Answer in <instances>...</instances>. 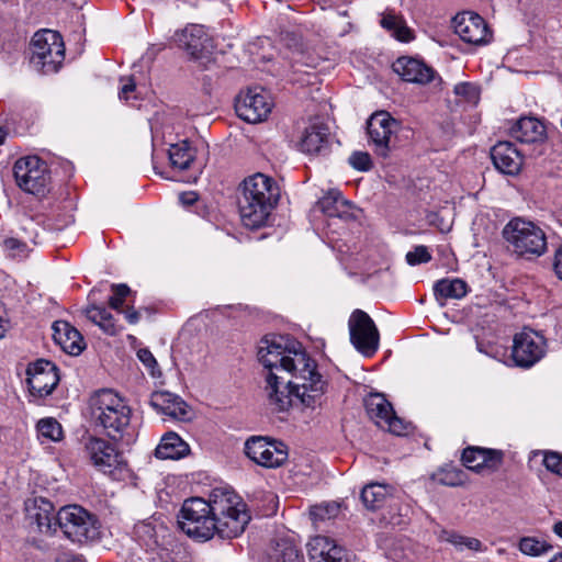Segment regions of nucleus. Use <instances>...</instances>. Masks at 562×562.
Instances as JSON below:
<instances>
[{
    "instance_id": "1",
    "label": "nucleus",
    "mask_w": 562,
    "mask_h": 562,
    "mask_svg": "<svg viewBox=\"0 0 562 562\" xmlns=\"http://www.w3.org/2000/svg\"><path fill=\"white\" fill-rule=\"evenodd\" d=\"M258 359L267 370L266 391L276 411L321 405L327 383L301 342L290 336H266L260 340Z\"/></svg>"
},
{
    "instance_id": "2",
    "label": "nucleus",
    "mask_w": 562,
    "mask_h": 562,
    "mask_svg": "<svg viewBox=\"0 0 562 562\" xmlns=\"http://www.w3.org/2000/svg\"><path fill=\"white\" fill-rule=\"evenodd\" d=\"M180 529L191 539L205 542L214 536L233 539L240 536L250 521L246 503L232 490L214 488L205 501L186 499L178 515Z\"/></svg>"
},
{
    "instance_id": "3",
    "label": "nucleus",
    "mask_w": 562,
    "mask_h": 562,
    "mask_svg": "<svg viewBox=\"0 0 562 562\" xmlns=\"http://www.w3.org/2000/svg\"><path fill=\"white\" fill-rule=\"evenodd\" d=\"M280 198L277 182L263 173H256L243 182L238 210L243 224L251 229L265 226Z\"/></svg>"
},
{
    "instance_id": "4",
    "label": "nucleus",
    "mask_w": 562,
    "mask_h": 562,
    "mask_svg": "<svg viewBox=\"0 0 562 562\" xmlns=\"http://www.w3.org/2000/svg\"><path fill=\"white\" fill-rule=\"evenodd\" d=\"M90 415L112 440H123L128 434L132 409L114 391H97L89 400Z\"/></svg>"
},
{
    "instance_id": "5",
    "label": "nucleus",
    "mask_w": 562,
    "mask_h": 562,
    "mask_svg": "<svg viewBox=\"0 0 562 562\" xmlns=\"http://www.w3.org/2000/svg\"><path fill=\"white\" fill-rule=\"evenodd\" d=\"M55 525L64 536L76 543H89L100 540L101 524L98 517L80 505H67L56 514Z\"/></svg>"
},
{
    "instance_id": "6",
    "label": "nucleus",
    "mask_w": 562,
    "mask_h": 562,
    "mask_svg": "<svg viewBox=\"0 0 562 562\" xmlns=\"http://www.w3.org/2000/svg\"><path fill=\"white\" fill-rule=\"evenodd\" d=\"M503 237L518 256L543 255L547 250V236L543 229L531 221L521 217L512 218L503 228Z\"/></svg>"
},
{
    "instance_id": "7",
    "label": "nucleus",
    "mask_w": 562,
    "mask_h": 562,
    "mask_svg": "<svg viewBox=\"0 0 562 562\" xmlns=\"http://www.w3.org/2000/svg\"><path fill=\"white\" fill-rule=\"evenodd\" d=\"M31 50V64L43 74L57 72L65 59V44L56 31H37L32 37Z\"/></svg>"
},
{
    "instance_id": "8",
    "label": "nucleus",
    "mask_w": 562,
    "mask_h": 562,
    "mask_svg": "<svg viewBox=\"0 0 562 562\" xmlns=\"http://www.w3.org/2000/svg\"><path fill=\"white\" fill-rule=\"evenodd\" d=\"M13 175L16 184L27 193L44 196L49 191L50 175L47 164L37 156L18 159Z\"/></svg>"
},
{
    "instance_id": "9",
    "label": "nucleus",
    "mask_w": 562,
    "mask_h": 562,
    "mask_svg": "<svg viewBox=\"0 0 562 562\" xmlns=\"http://www.w3.org/2000/svg\"><path fill=\"white\" fill-rule=\"evenodd\" d=\"M398 122L385 111L373 113L367 122V134L369 144L372 146L375 155L387 158L396 147V136Z\"/></svg>"
},
{
    "instance_id": "10",
    "label": "nucleus",
    "mask_w": 562,
    "mask_h": 562,
    "mask_svg": "<svg viewBox=\"0 0 562 562\" xmlns=\"http://www.w3.org/2000/svg\"><path fill=\"white\" fill-rule=\"evenodd\" d=\"M350 341L363 356H373L379 348L380 335L372 318L362 310H355L349 319Z\"/></svg>"
},
{
    "instance_id": "11",
    "label": "nucleus",
    "mask_w": 562,
    "mask_h": 562,
    "mask_svg": "<svg viewBox=\"0 0 562 562\" xmlns=\"http://www.w3.org/2000/svg\"><path fill=\"white\" fill-rule=\"evenodd\" d=\"M244 451L251 461L265 468L280 467L288 458L286 448L283 442L268 440L267 437L262 436L248 438L245 442Z\"/></svg>"
},
{
    "instance_id": "12",
    "label": "nucleus",
    "mask_w": 562,
    "mask_h": 562,
    "mask_svg": "<svg viewBox=\"0 0 562 562\" xmlns=\"http://www.w3.org/2000/svg\"><path fill=\"white\" fill-rule=\"evenodd\" d=\"M364 407L368 416L379 427L386 428L390 432L402 436L407 430V425L396 416L392 404L383 394L370 393L364 398Z\"/></svg>"
},
{
    "instance_id": "13",
    "label": "nucleus",
    "mask_w": 562,
    "mask_h": 562,
    "mask_svg": "<svg viewBox=\"0 0 562 562\" xmlns=\"http://www.w3.org/2000/svg\"><path fill=\"white\" fill-rule=\"evenodd\" d=\"M546 353V339L533 330H522L514 337L512 359L517 367L531 368Z\"/></svg>"
},
{
    "instance_id": "14",
    "label": "nucleus",
    "mask_w": 562,
    "mask_h": 562,
    "mask_svg": "<svg viewBox=\"0 0 562 562\" xmlns=\"http://www.w3.org/2000/svg\"><path fill=\"white\" fill-rule=\"evenodd\" d=\"M272 103L269 95L260 88H249L241 92L235 101V111L245 122L259 123L271 112Z\"/></svg>"
},
{
    "instance_id": "15",
    "label": "nucleus",
    "mask_w": 562,
    "mask_h": 562,
    "mask_svg": "<svg viewBox=\"0 0 562 562\" xmlns=\"http://www.w3.org/2000/svg\"><path fill=\"white\" fill-rule=\"evenodd\" d=\"M26 375L31 395L40 398L50 395L60 380L58 368L45 359L29 364Z\"/></svg>"
},
{
    "instance_id": "16",
    "label": "nucleus",
    "mask_w": 562,
    "mask_h": 562,
    "mask_svg": "<svg viewBox=\"0 0 562 562\" xmlns=\"http://www.w3.org/2000/svg\"><path fill=\"white\" fill-rule=\"evenodd\" d=\"M454 33L469 44L482 45L490 41L492 33L482 16L473 12L457 14L453 20Z\"/></svg>"
},
{
    "instance_id": "17",
    "label": "nucleus",
    "mask_w": 562,
    "mask_h": 562,
    "mask_svg": "<svg viewBox=\"0 0 562 562\" xmlns=\"http://www.w3.org/2000/svg\"><path fill=\"white\" fill-rule=\"evenodd\" d=\"M173 38L178 46L194 59L204 58L210 52L211 40L203 25L189 24L183 30L176 32Z\"/></svg>"
},
{
    "instance_id": "18",
    "label": "nucleus",
    "mask_w": 562,
    "mask_h": 562,
    "mask_svg": "<svg viewBox=\"0 0 562 562\" xmlns=\"http://www.w3.org/2000/svg\"><path fill=\"white\" fill-rule=\"evenodd\" d=\"M25 510L31 525L43 535L52 536L56 532L58 525H55L56 515L54 505L46 498L36 497L25 503Z\"/></svg>"
},
{
    "instance_id": "19",
    "label": "nucleus",
    "mask_w": 562,
    "mask_h": 562,
    "mask_svg": "<svg viewBox=\"0 0 562 562\" xmlns=\"http://www.w3.org/2000/svg\"><path fill=\"white\" fill-rule=\"evenodd\" d=\"M494 167L502 173L516 176L522 167L524 157L510 142H498L491 148Z\"/></svg>"
},
{
    "instance_id": "20",
    "label": "nucleus",
    "mask_w": 562,
    "mask_h": 562,
    "mask_svg": "<svg viewBox=\"0 0 562 562\" xmlns=\"http://www.w3.org/2000/svg\"><path fill=\"white\" fill-rule=\"evenodd\" d=\"M503 459L502 450L480 447L465 448L461 457L463 464L475 472H481L484 469L492 472L497 471L503 463Z\"/></svg>"
},
{
    "instance_id": "21",
    "label": "nucleus",
    "mask_w": 562,
    "mask_h": 562,
    "mask_svg": "<svg viewBox=\"0 0 562 562\" xmlns=\"http://www.w3.org/2000/svg\"><path fill=\"white\" fill-rule=\"evenodd\" d=\"M392 69L404 81L426 85L435 78V70L417 58L402 56L397 58Z\"/></svg>"
},
{
    "instance_id": "22",
    "label": "nucleus",
    "mask_w": 562,
    "mask_h": 562,
    "mask_svg": "<svg viewBox=\"0 0 562 562\" xmlns=\"http://www.w3.org/2000/svg\"><path fill=\"white\" fill-rule=\"evenodd\" d=\"M86 450L93 465L103 472L112 471L120 463V453L115 447L101 438H90Z\"/></svg>"
},
{
    "instance_id": "23",
    "label": "nucleus",
    "mask_w": 562,
    "mask_h": 562,
    "mask_svg": "<svg viewBox=\"0 0 562 562\" xmlns=\"http://www.w3.org/2000/svg\"><path fill=\"white\" fill-rule=\"evenodd\" d=\"M330 132L325 124L308 126L299 144L300 150L310 156L327 155L329 153Z\"/></svg>"
},
{
    "instance_id": "24",
    "label": "nucleus",
    "mask_w": 562,
    "mask_h": 562,
    "mask_svg": "<svg viewBox=\"0 0 562 562\" xmlns=\"http://www.w3.org/2000/svg\"><path fill=\"white\" fill-rule=\"evenodd\" d=\"M312 562H347L345 550L326 536H316L307 544Z\"/></svg>"
},
{
    "instance_id": "25",
    "label": "nucleus",
    "mask_w": 562,
    "mask_h": 562,
    "mask_svg": "<svg viewBox=\"0 0 562 562\" xmlns=\"http://www.w3.org/2000/svg\"><path fill=\"white\" fill-rule=\"evenodd\" d=\"M53 338L60 348L71 355L78 356L85 349V340L80 331L66 321L53 323Z\"/></svg>"
},
{
    "instance_id": "26",
    "label": "nucleus",
    "mask_w": 562,
    "mask_h": 562,
    "mask_svg": "<svg viewBox=\"0 0 562 562\" xmlns=\"http://www.w3.org/2000/svg\"><path fill=\"white\" fill-rule=\"evenodd\" d=\"M150 406L159 413L177 419H186L188 405L178 395L170 392H154L149 401Z\"/></svg>"
},
{
    "instance_id": "27",
    "label": "nucleus",
    "mask_w": 562,
    "mask_h": 562,
    "mask_svg": "<svg viewBox=\"0 0 562 562\" xmlns=\"http://www.w3.org/2000/svg\"><path fill=\"white\" fill-rule=\"evenodd\" d=\"M510 135L520 143H538L546 137V126L538 119L526 116L515 122Z\"/></svg>"
},
{
    "instance_id": "28",
    "label": "nucleus",
    "mask_w": 562,
    "mask_h": 562,
    "mask_svg": "<svg viewBox=\"0 0 562 562\" xmlns=\"http://www.w3.org/2000/svg\"><path fill=\"white\" fill-rule=\"evenodd\" d=\"M189 451V445L178 434L169 431L162 436L159 445L156 447L155 456L161 460H176L183 458Z\"/></svg>"
},
{
    "instance_id": "29",
    "label": "nucleus",
    "mask_w": 562,
    "mask_h": 562,
    "mask_svg": "<svg viewBox=\"0 0 562 562\" xmlns=\"http://www.w3.org/2000/svg\"><path fill=\"white\" fill-rule=\"evenodd\" d=\"M468 290L467 282L459 278L440 279L434 284L436 300H460L467 295Z\"/></svg>"
},
{
    "instance_id": "30",
    "label": "nucleus",
    "mask_w": 562,
    "mask_h": 562,
    "mask_svg": "<svg viewBox=\"0 0 562 562\" xmlns=\"http://www.w3.org/2000/svg\"><path fill=\"white\" fill-rule=\"evenodd\" d=\"M317 206L329 217L345 218L348 216L347 209L350 203L344 199L339 191L331 190L318 200Z\"/></svg>"
},
{
    "instance_id": "31",
    "label": "nucleus",
    "mask_w": 562,
    "mask_h": 562,
    "mask_svg": "<svg viewBox=\"0 0 562 562\" xmlns=\"http://www.w3.org/2000/svg\"><path fill=\"white\" fill-rule=\"evenodd\" d=\"M82 312L90 322L98 325L105 334L114 336L119 333V327L112 314L104 306L91 303Z\"/></svg>"
},
{
    "instance_id": "32",
    "label": "nucleus",
    "mask_w": 562,
    "mask_h": 562,
    "mask_svg": "<svg viewBox=\"0 0 562 562\" xmlns=\"http://www.w3.org/2000/svg\"><path fill=\"white\" fill-rule=\"evenodd\" d=\"M134 540L145 550L148 555L159 547V535L156 527L149 521H139L133 529Z\"/></svg>"
},
{
    "instance_id": "33",
    "label": "nucleus",
    "mask_w": 562,
    "mask_h": 562,
    "mask_svg": "<svg viewBox=\"0 0 562 562\" xmlns=\"http://www.w3.org/2000/svg\"><path fill=\"white\" fill-rule=\"evenodd\" d=\"M282 41L297 55V57H294L295 64H301L310 68L317 67L319 58L312 56L305 50V45L300 35L294 32H284L282 33Z\"/></svg>"
},
{
    "instance_id": "34",
    "label": "nucleus",
    "mask_w": 562,
    "mask_h": 562,
    "mask_svg": "<svg viewBox=\"0 0 562 562\" xmlns=\"http://www.w3.org/2000/svg\"><path fill=\"white\" fill-rule=\"evenodd\" d=\"M389 495L390 487L387 485L371 483L362 488L360 498L368 509L376 510L385 504Z\"/></svg>"
},
{
    "instance_id": "35",
    "label": "nucleus",
    "mask_w": 562,
    "mask_h": 562,
    "mask_svg": "<svg viewBox=\"0 0 562 562\" xmlns=\"http://www.w3.org/2000/svg\"><path fill=\"white\" fill-rule=\"evenodd\" d=\"M168 154L171 166L179 170L189 169L194 161V150L188 140L171 145Z\"/></svg>"
},
{
    "instance_id": "36",
    "label": "nucleus",
    "mask_w": 562,
    "mask_h": 562,
    "mask_svg": "<svg viewBox=\"0 0 562 562\" xmlns=\"http://www.w3.org/2000/svg\"><path fill=\"white\" fill-rule=\"evenodd\" d=\"M180 553V546L173 537L168 536L166 539L162 537V541L159 547L147 555V560L150 562H178L177 557Z\"/></svg>"
},
{
    "instance_id": "37",
    "label": "nucleus",
    "mask_w": 562,
    "mask_h": 562,
    "mask_svg": "<svg viewBox=\"0 0 562 562\" xmlns=\"http://www.w3.org/2000/svg\"><path fill=\"white\" fill-rule=\"evenodd\" d=\"M37 437L42 442L60 441L64 437L61 425L53 417L42 418L36 424Z\"/></svg>"
},
{
    "instance_id": "38",
    "label": "nucleus",
    "mask_w": 562,
    "mask_h": 562,
    "mask_svg": "<svg viewBox=\"0 0 562 562\" xmlns=\"http://www.w3.org/2000/svg\"><path fill=\"white\" fill-rule=\"evenodd\" d=\"M438 539L453 544L457 549L468 548L472 551H482L483 544L476 538L464 537L452 530L441 529Z\"/></svg>"
},
{
    "instance_id": "39",
    "label": "nucleus",
    "mask_w": 562,
    "mask_h": 562,
    "mask_svg": "<svg viewBox=\"0 0 562 562\" xmlns=\"http://www.w3.org/2000/svg\"><path fill=\"white\" fill-rule=\"evenodd\" d=\"M438 539L453 544L457 549L468 548L472 551H482L483 544L476 538L464 537L452 530L441 529Z\"/></svg>"
},
{
    "instance_id": "40",
    "label": "nucleus",
    "mask_w": 562,
    "mask_h": 562,
    "mask_svg": "<svg viewBox=\"0 0 562 562\" xmlns=\"http://www.w3.org/2000/svg\"><path fill=\"white\" fill-rule=\"evenodd\" d=\"M273 558L282 562H304L300 549L290 540L282 539L276 543Z\"/></svg>"
},
{
    "instance_id": "41",
    "label": "nucleus",
    "mask_w": 562,
    "mask_h": 562,
    "mask_svg": "<svg viewBox=\"0 0 562 562\" xmlns=\"http://www.w3.org/2000/svg\"><path fill=\"white\" fill-rule=\"evenodd\" d=\"M518 549L522 554L539 557L551 551L553 547L547 541L539 540L536 537H522L519 540Z\"/></svg>"
},
{
    "instance_id": "42",
    "label": "nucleus",
    "mask_w": 562,
    "mask_h": 562,
    "mask_svg": "<svg viewBox=\"0 0 562 562\" xmlns=\"http://www.w3.org/2000/svg\"><path fill=\"white\" fill-rule=\"evenodd\" d=\"M339 513L340 504L337 502H330L312 506L310 509V517L314 524H318L336 518Z\"/></svg>"
},
{
    "instance_id": "43",
    "label": "nucleus",
    "mask_w": 562,
    "mask_h": 562,
    "mask_svg": "<svg viewBox=\"0 0 562 562\" xmlns=\"http://www.w3.org/2000/svg\"><path fill=\"white\" fill-rule=\"evenodd\" d=\"M381 26L394 32L396 38L402 42H409L413 38L411 30L394 14H385L381 20Z\"/></svg>"
},
{
    "instance_id": "44",
    "label": "nucleus",
    "mask_w": 562,
    "mask_h": 562,
    "mask_svg": "<svg viewBox=\"0 0 562 562\" xmlns=\"http://www.w3.org/2000/svg\"><path fill=\"white\" fill-rule=\"evenodd\" d=\"M111 290L113 294L109 297V306L115 311L121 312V307L125 297L131 293V289L125 283L112 284Z\"/></svg>"
},
{
    "instance_id": "45",
    "label": "nucleus",
    "mask_w": 562,
    "mask_h": 562,
    "mask_svg": "<svg viewBox=\"0 0 562 562\" xmlns=\"http://www.w3.org/2000/svg\"><path fill=\"white\" fill-rule=\"evenodd\" d=\"M543 465L548 471L562 477V453L558 451H543Z\"/></svg>"
},
{
    "instance_id": "46",
    "label": "nucleus",
    "mask_w": 562,
    "mask_h": 562,
    "mask_svg": "<svg viewBox=\"0 0 562 562\" xmlns=\"http://www.w3.org/2000/svg\"><path fill=\"white\" fill-rule=\"evenodd\" d=\"M454 93L462 97L469 103H477L480 91L476 86L470 82H461L454 87Z\"/></svg>"
},
{
    "instance_id": "47",
    "label": "nucleus",
    "mask_w": 562,
    "mask_h": 562,
    "mask_svg": "<svg viewBox=\"0 0 562 562\" xmlns=\"http://www.w3.org/2000/svg\"><path fill=\"white\" fill-rule=\"evenodd\" d=\"M405 258L409 266H417L429 262L431 260V255L426 246L419 245L408 251Z\"/></svg>"
},
{
    "instance_id": "48",
    "label": "nucleus",
    "mask_w": 562,
    "mask_h": 562,
    "mask_svg": "<svg viewBox=\"0 0 562 562\" xmlns=\"http://www.w3.org/2000/svg\"><path fill=\"white\" fill-rule=\"evenodd\" d=\"M349 164L359 171H369L372 168L371 156L367 151H353L349 157Z\"/></svg>"
},
{
    "instance_id": "49",
    "label": "nucleus",
    "mask_w": 562,
    "mask_h": 562,
    "mask_svg": "<svg viewBox=\"0 0 562 562\" xmlns=\"http://www.w3.org/2000/svg\"><path fill=\"white\" fill-rule=\"evenodd\" d=\"M464 473L462 470L446 471L439 482L447 486H459L463 484Z\"/></svg>"
},
{
    "instance_id": "50",
    "label": "nucleus",
    "mask_w": 562,
    "mask_h": 562,
    "mask_svg": "<svg viewBox=\"0 0 562 562\" xmlns=\"http://www.w3.org/2000/svg\"><path fill=\"white\" fill-rule=\"evenodd\" d=\"M137 357L146 368L150 369L151 375H155V369L158 367V363L151 351L147 348H142L137 351Z\"/></svg>"
},
{
    "instance_id": "51",
    "label": "nucleus",
    "mask_w": 562,
    "mask_h": 562,
    "mask_svg": "<svg viewBox=\"0 0 562 562\" xmlns=\"http://www.w3.org/2000/svg\"><path fill=\"white\" fill-rule=\"evenodd\" d=\"M121 82H123V85L120 89L119 97L120 99L127 101L130 99V93L134 92L136 89L135 80L133 77H128L126 79L121 78Z\"/></svg>"
},
{
    "instance_id": "52",
    "label": "nucleus",
    "mask_w": 562,
    "mask_h": 562,
    "mask_svg": "<svg viewBox=\"0 0 562 562\" xmlns=\"http://www.w3.org/2000/svg\"><path fill=\"white\" fill-rule=\"evenodd\" d=\"M4 247L5 249L13 251V256H15L16 252L24 251L26 245L16 238H7L4 240Z\"/></svg>"
},
{
    "instance_id": "53",
    "label": "nucleus",
    "mask_w": 562,
    "mask_h": 562,
    "mask_svg": "<svg viewBox=\"0 0 562 562\" xmlns=\"http://www.w3.org/2000/svg\"><path fill=\"white\" fill-rule=\"evenodd\" d=\"M553 269L557 277L562 280V245L554 251Z\"/></svg>"
},
{
    "instance_id": "54",
    "label": "nucleus",
    "mask_w": 562,
    "mask_h": 562,
    "mask_svg": "<svg viewBox=\"0 0 562 562\" xmlns=\"http://www.w3.org/2000/svg\"><path fill=\"white\" fill-rule=\"evenodd\" d=\"M9 319L4 316V310L0 305V339L4 337V334L9 329Z\"/></svg>"
},
{
    "instance_id": "55",
    "label": "nucleus",
    "mask_w": 562,
    "mask_h": 562,
    "mask_svg": "<svg viewBox=\"0 0 562 562\" xmlns=\"http://www.w3.org/2000/svg\"><path fill=\"white\" fill-rule=\"evenodd\" d=\"M125 318L130 324H136L139 321V313L134 308H127L125 312Z\"/></svg>"
},
{
    "instance_id": "56",
    "label": "nucleus",
    "mask_w": 562,
    "mask_h": 562,
    "mask_svg": "<svg viewBox=\"0 0 562 562\" xmlns=\"http://www.w3.org/2000/svg\"><path fill=\"white\" fill-rule=\"evenodd\" d=\"M180 199L183 204H188V205H191L196 201V198L193 193H190L189 196H187L186 194H182L180 196Z\"/></svg>"
},
{
    "instance_id": "57",
    "label": "nucleus",
    "mask_w": 562,
    "mask_h": 562,
    "mask_svg": "<svg viewBox=\"0 0 562 562\" xmlns=\"http://www.w3.org/2000/svg\"><path fill=\"white\" fill-rule=\"evenodd\" d=\"M552 531L562 539V520L553 524Z\"/></svg>"
},
{
    "instance_id": "58",
    "label": "nucleus",
    "mask_w": 562,
    "mask_h": 562,
    "mask_svg": "<svg viewBox=\"0 0 562 562\" xmlns=\"http://www.w3.org/2000/svg\"><path fill=\"white\" fill-rule=\"evenodd\" d=\"M8 134V130L5 127L0 126V146L4 144Z\"/></svg>"
},
{
    "instance_id": "59",
    "label": "nucleus",
    "mask_w": 562,
    "mask_h": 562,
    "mask_svg": "<svg viewBox=\"0 0 562 562\" xmlns=\"http://www.w3.org/2000/svg\"><path fill=\"white\" fill-rule=\"evenodd\" d=\"M66 562H87L81 555H74Z\"/></svg>"
},
{
    "instance_id": "60",
    "label": "nucleus",
    "mask_w": 562,
    "mask_h": 562,
    "mask_svg": "<svg viewBox=\"0 0 562 562\" xmlns=\"http://www.w3.org/2000/svg\"><path fill=\"white\" fill-rule=\"evenodd\" d=\"M549 562H562V551L554 554Z\"/></svg>"
}]
</instances>
